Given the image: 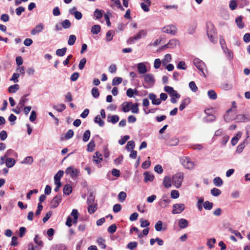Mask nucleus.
Here are the masks:
<instances>
[{
  "label": "nucleus",
  "instance_id": "1",
  "mask_svg": "<svg viewBox=\"0 0 250 250\" xmlns=\"http://www.w3.org/2000/svg\"><path fill=\"white\" fill-rule=\"evenodd\" d=\"M184 179V174L182 172H178L173 175L172 177V183L176 188H179L181 187Z\"/></svg>",
  "mask_w": 250,
  "mask_h": 250
},
{
  "label": "nucleus",
  "instance_id": "2",
  "mask_svg": "<svg viewBox=\"0 0 250 250\" xmlns=\"http://www.w3.org/2000/svg\"><path fill=\"white\" fill-rule=\"evenodd\" d=\"M180 162L182 166L188 169H192L195 166L194 162L191 161L190 159L188 157H182L180 158Z\"/></svg>",
  "mask_w": 250,
  "mask_h": 250
},
{
  "label": "nucleus",
  "instance_id": "3",
  "mask_svg": "<svg viewBox=\"0 0 250 250\" xmlns=\"http://www.w3.org/2000/svg\"><path fill=\"white\" fill-rule=\"evenodd\" d=\"M147 35V32L145 30H141L134 36L130 37L127 41L128 44L134 43L136 41L139 40L145 37Z\"/></svg>",
  "mask_w": 250,
  "mask_h": 250
},
{
  "label": "nucleus",
  "instance_id": "4",
  "mask_svg": "<svg viewBox=\"0 0 250 250\" xmlns=\"http://www.w3.org/2000/svg\"><path fill=\"white\" fill-rule=\"evenodd\" d=\"M193 63L197 68L201 72L203 76L206 77V76L204 71V68L206 67L205 62L198 58H195L193 60Z\"/></svg>",
  "mask_w": 250,
  "mask_h": 250
},
{
  "label": "nucleus",
  "instance_id": "5",
  "mask_svg": "<svg viewBox=\"0 0 250 250\" xmlns=\"http://www.w3.org/2000/svg\"><path fill=\"white\" fill-rule=\"evenodd\" d=\"M66 174L69 175L72 179H75L78 177L80 170L78 169L74 168L72 167H68L65 170Z\"/></svg>",
  "mask_w": 250,
  "mask_h": 250
},
{
  "label": "nucleus",
  "instance_id": "6",
  "mask_svg": "<svg viewBox=\"0 0 250 250\" xmlns=\"http://www.w3.org/2000/svg\"><path fill=\"white\" fill-rule=\"evenodd\" d=\"M162 31L164 33L174 35L177 32V28L173 25H168L164 26Z\"/></svg>",
  "mask_w": 250,
  "mask_h": 250
},
{
  "label": "nucleus",
  "instance_id": "7",
  "mask_svg": "<svg viewBox=\"0 0 250 250\" xmlns=\"http://www.w3.org/2000/svg\"><path fill=\"white\" fill-rule=\"evenodd\" d=\"M173 209L172 210V213L179 214L181 213L185 208V206L184 204H175L172 206Z\"/></svg>",
  "mask_w": 250,
  "mask_h": 250
},
{
  "label": "nucleus",
  "instance_id": "8",
  "mask_svg": "<svg viewBox=\"0 0 250 250\" xmlns=\"http://www.w3.org/2000/svg\"><path fill=\"white\" fill-rule=\"evenodd\" d=\"M143 76L145 82L149 86H152L154 84L155 80L153 74L149 73L145 74Z\"/></svg>",
  "mask_w": 250,
  "mask_h": 250
},
{
  "label": "nucleus",
  "instance_id": "9",
  "mask_svg": "<svg viewBox=\"0 0 250 250\" xmlns=\"http://www.w3.org/2000/svg\"><path fill=\"white\" fill-rule=\"evenodd\" d=\"M62 201L61 194H58L55 196L50 202L51 208H56L57 207Z\"/></svg>",
  "mask_w": 250,
  "mask_h": 250
},
{
  "label": "nucleus",
  "instance_id": "10",
  "mask_svg": "<svg viewBox=\"0 0 250 250\" xmlns=\"http://www.w3.org/2000/svg\"><path fill=\"white\" fill-rule=\"evenodd\" d=\"M207 33L208 38L210 41L212 42H215L213 40V34L215 33V30L213 25L210 24L207 26Z\"/></svg>",
  "mask_w": 250,
  "mask_h": 250
},
{
  "label": "nucleus",
  "instance_id": "11",
  "mask_svg": "<svg viewBox=\"0 0 250 250\" xmlns=\"http://www.w3.org/2000/svg\"><path fill=\"white\" fill-rule=\"evenodd\" d=\"M235 120L237 123H244L250 121V117L248 115L238 114L236 116Z\"/></svg>",
  "mask_w": 250,
  "mask_h": 250
},
{
  "label": "nucleus",
  "instance_id": "12",
  "mask_svg": "<svg viewBox=\"0 0 250 250\" xmlns=\"http://www.w3.org/2000/svg\"><path fill=\"white\" fill-rule=\"evenodd\" d=\"M43 28V24L42 23H40L38 24H37L35 26V27L31 30V34L32 35H36L38 33L42 32Z\"/></svg>",
  "mask_w": 250,
  "mask_h": 250
},
{
  "label": "nucleus",
  "instance_id": "13",
  "mask_svg": "<svg viewBox=\"0 0 250 250\" xmlns=\"http://www.w3.org/2000/svg\"><path fill=\"white\" fill-rule=\"evenodd\" d=\"M64 172L63 170H60L54 176L55 185H61V178L62 177Z\"/></svg>",
  "mask_w": 250,
  "mask_h": 250
},
{
  "label": "nucleus",
  "instance_id": "14",
  "mask_svg": "<svg viewBox=\"0 0 250 250\" xmlns=\"http://www.w3.org/2000/svg\"><path fill=\"white\" fill-rule=\"evenodd\" d=\"M178 43H179V41L178 40H177L176 39H173L172 40H170L167 44H165L163 46V48H173L175 47L176 46V45L177 44H178Z\"/></svg>",
  "mask_w": 250,
  "mask_h": 250
},
{
  "label": "nucleus",
  "instance_id": "15",
  "mask_svg": "<svg viewBox=\"0 0 250 250\" xmlns=\"http://www.w3.org/2000/svg\"><path fill=\"white\" fill-rule=\"evenodd\" d=\"M137 68L139 73L140 74H145L147 71L146 67L143 62L138 63L137 64Z\"/></svg>",
  "mask_w": 250,
  "mask_h": 250
},
{
  "label": "nucleus",
  "instance_id": "16",
  "mask_svg": "<svg viewBox=\"0 0 250 250\" xmlns=\"http://www.w3.org/2000/svg\"><path fill=\"white\" fill-rule=\"evenodd\" d=\"M103 160L102 155L98 151L96 152L93 156V161L96 164H99Z\"/></svg>",
  "mask_w": 250,
  "mask_h": 250
},
{
  "label": "nucleus",
  "instance_id": "17",
  "mask_svg": "<svg viewBox=\"0 0 250 250\" xmlns=\"http://www.w3.org/2000/svg\"><path fill=\"white\" fill-rule=\"evenodd\" d=\"M148 97L151 100L153 104L159 105L161 103V100L157 98V96L154 93H150Z\"/></svg>",
  "mask_w": 250,
  "mask_h": 250
},
{
  "label": "nucleus",
  "instance_id": "18",
  "mask_svg": "<svg viewBox=\"0 0 250 250\" xmlns=\"http://www.w3.org/2000/svg\"><path fill=\"white\" fill-rule=\"evenodd\" d=\"M191 100L189 98L187 97L181 102V103L179 106V110L182 111L185 108L188 106L190 103Z\"/></svg>",
  "mask_w": 250,
  "mask_h": 250
},
{
  "label": "nucleus",
  "instance_id": "19",
  "mask_svg": "<svg viewBox=\"0 0 250 250\" xmlns=\"http://www.w3.org/2000/svg\"><path fill=\"white\" fill-rule=\"evenodd\" d=\"M170 202V200L168 198L163 196V198L159 201V205L162 208H165L167 206Z\"/></svg>",
  "mask_w": 250,
  "mask_h": 250
},
{
  "label": "nucleus",
  "instance_id": "20",
  "mask_svg": "<svg viewBox=\"0 0 250 250\" xmlns=\"http://www.w3.org/2000/svg\"><path fill=\"white\" fill-rule=\"evenodd\" d=\"M76 7H73L72 8L69 10V13L71 15H73L76 19L79 20L82 18V14L78 11L73 12V10H76Z\"/></svg>",
  "mask_w": 250,
  "mask_h": 250
},
{
  "label": "nucleus",
  "instance_id": "21",
  "mask_svg": "<svg viewBox=\"0 0 250 250\" xmlns=\"http://www.w3.org/2000/svg\"><path fill=\"white\" fill-rule=\"evenodd\" d=\"M178 226L181 229H185L188 226V222L185 219L181 218L178 221Z\"/></svg>",
  "mask_w": 250,
  "mask_h": 250
},
{
  "label": "nucleus",
  "instance_id": "22",
  "mask_svg": "<svg viewBox=\"0 0 250 250\" xmlns=\"http://www.w3.org/2000/svg\"><path fill=\"white\" fill-rule=\"evenodd\" d=\"M126 96L129 98L133 97L134 95H138V91L136 89L128 88L126 90Z\"/></svg>",
  "mask_w": 250,
  "mask_h": 250
},
{
  "label": "nucleus",
  "instance_id": "23",
  "mask_svg": "<svg viewBox=\"0 0 250 250\" xmlns=\"http://www.w3.org/2000/svg\"><path fill=\"white\" fill-rule=\"evenodd\" d=\"M27 96L28 95H24L21 98L17 108L21 109L24 106L25 103L28 101V99L26 98Z\"/></svg>",
  "mask_w": 250,
  "mask_h": 250
},
{
  "label": "nucleus",
  "instance_id": "24",
  "mask_svg": "<svg viewBox=\"0 0 250 250\" xmlns=\"http://www.w3.org/2000/svg\"><path fill=\"white\" fill-rule=\"evenodd\" d=\"M107 122H111L113 124H115L117 123L119 120V117L118 115H108L107 116Z\"/></svg>",
  "mask_w": 250,
  "mask_h": 250
},
{
  "label": "nucleus",
  "instance_id": "25",
  "mask_svg": "<svg viewBox=\"0 0 250 250\" xmlns=\"http://www.w3.org/2000/svg\"><path fill=\"white\" fill-rule=\"evenodd\" d=\"M50 250H67V248L65 245L60 244L53 245Z\"/></svg>",
  "mask_w": 250,
  "mask_h": 250
},
{
  "label": "nucleus",
  "instance_id": "26",
  "mask_svg": "<svg viewBox=\"0 0 250 250\" xmlns=\"http://www.w3.org/2000/svg\"><path fill=\"white\" fill-rule=\"evenodd\" d=\"M172 179L169 176H166L163 180V185L167 188H169L171 186Z\"/></svg>",
  "mask_w": 250,
  "mask_h": 250
},
{
  "label": "nucleus",
  "instance_id": "27",
  "mask_svg": "<svg viewBox=\"0 0 250 250\" xmlns=\"http://www.w3.org/2000/svg\"><path fill=\"white\" fill-rule=\"evenodd\" d=\"M242 133L241 131H238L236 136L233 137L231 141V145L235 146L238 142L239 139L241 137Z\"/></svg>",
  "mask_w": 250,
  "mask_h": 250
},
{
  "label": "nucleus",
  "instance_id": "28",
  "mask_svg": "<svg viewBox=\"0 0 250 250\" xmlns=\"http://www.w3.org/2000/svg\"><path fill=\"white\" fill-rule=\"evenodd\" d=\"M179 142L178 138L173 137L168 140L167 143L169 146H176L178 144Z\"/></svg>",
  "mask_w": 250,
  "mask_h": 250
},
{
  "label": "nucleus",
  "instance_id": "29",
  "mask_svg": "<svg viewBox=\"0 0 250 250\" xmlns=\"http://www.w3.org/2000/svg\"><path fill=\"white\" fill-rule=\"evenodd\" d=\"M144 175L145 176V182L146 183L148 181H152L154 178V175L149 172H145Z\"/></svg>",
  "mask_w": 250,
  "mask_h": 250
},
{
  "label": "nucleus",
  "instance_id": "30",
  "mask_svg": "<svg viewBox=\"0 0 250 250\" xmlns=\"http://www.w3.org/2000/svg\"><path fill=\"white\" fill-rule=\"evenodd\" d=\"M131 105H132V102H124L122 104L123 111L125 113L128 112L131 107Z\"/></svg>",
  "mask_w": 250,
  "mask_h": 250
},
{
  "label": "nucleus",
  "instance_id": "31",
  "mask_svg": "<svg viewBox=\"0 0 250 250\" xmlns=\"http://www.w3.org/2000/svg\"><path fill=\"white\" fill-rule=\"evenodd\" d=\"M72 188L70 185L67 184L64 186L63 189V192L64 194L69 195L72 192Z\"/></svg>",
  "mask_w": 250,
  "mask_h": 250
},
{
  "label": "nucleus",
  "instance_id": "32",
  "mask_svg": "<svg viewBox=\"0 0 250 250\" xmlns=\"http://www.w3.org/2000/svg\"><path fill=\"white\" fill-rule=\"evenodd\" d=\"M242 16H240L235 19V22L239 29H243L244 27V24L242 21Z\"/></svg>",
  "mask_w": 250,
  "mask_h": 250
},
{
  "label": "nucleus",
  "instance_id": "33",
  "mask_svg": "<svg viewBox=\"0 0 250 250\" xmlns=\"http://www.w3.org/2000/svg\"><path fill=\"white\" fill-rule=\"evenodd\" d=\"M16 163V161L11 158H7L5 161V164L7 167H13Z\"/></svg>",
  "mask_w": 250,
  "mask_h": 250
},
{
  "label": "nucleus",
  "instance_id": "34",
  "mask_svg": "<svg viewBox=\"0 0 250 250\" xmlns=\"http://www.w3.org/2000/svg\"><path fill=\"white\" fill-rule=\"evenodd\" d=\"M101 28L100 25L98 24L94 25L92 26L91 32L93 34H98L101 32Z\"/></svg>",
  "mask_w": 250,
  "mask_h": 250
},
{
  "label": "nucleus",
  "instance_id": "35",
  "mask_svg": "<svg viewBox=\"0 0 250 250\" xmlns=\"http://www.w3.org/2000/svg\"><path fill=\"white\" fill-rule=\"evenodd\" d=\"M66 51V47H63L61 49H58L56 51V54L58 56L62 57L65 54Z\"/></svg>",
  "mask_w": 250,
  "mask_h": 250
},
{
  "label": "nucleus",
  "instance_id": "36",
  "mask_svg": "<svg viewBox=\"0 0 250 250\" xmlns=\"http://www.w3.org/2000/svg\"><path fill=\"white\" fill-rule=\"evenodd\" d=\"M19 85L18 84H15L8 87V92L10 93H15L19 89Z\"/></svg>",
  "mask_w": 250,
  "mask_h": 250
},
{
  "label": "nucleus",
  "instance_id": "37",
  "mask_svg": "<svg viewBox=\"0 0 250 250\" xmlns=\"http://www.w3.org/2000/svg\"><path fill=\"white\" fill-rule=\"evenodd\" d=\"M98 245L103 249H105L106 246L105 244V240L102 237L98 238L97 240Z\"/></svg>",
  "mask_w": 250,
  "mask_h": 250
},
{
  "label": "nucleus",
  "instance_id": "38",
  "mask_svg": "<svg viewBox=\"0 0 250 250\" xmlns=\"http://www.w3.org/2000/svg\"><path fill=\"white\" fill-rule=\"evenodd\" d=\"M233 85L230 83H224L221 84V88L225 90H229L232 88Z\"/></svg>",
  "mask_w": 250,
  "mask_h": 250
},
{
  "label": "nucleus",
  "instance_id": "39",
  "mask_svg": "<svg viewBox=\"0 0 250 250\" xmlns=\"http://www.w3.org/2000/svg\"><path fill=\"white\" fill-rule=\"evenodd\" d=\"M213 182L214 185L217 187H221L223 183V180L219 177L214 178Z\"/></svg>",
  "mask_w": 250,
  "mask_h": 250
},
{
  "label": "nucleus",
  "instance_id": "40",
  "mask_svg": "<svg viewBox=\"0 0 250 250\" xmlns=\"http://www.w3.org/2000/svg\"><path fill=\"white\" fill-rule=\"evenodd\" d=\"M33 162V158L32 156L26 157L21 162V164L31 165Z\"/></svg>",
  "mask_w": 250,
  "mask_h": 250
},
{
  "label": "nucleus",
  "instance_id": "41",
  "mask_svg": "<svg viewBox=\"0 0 250 250\" xmlns=\"http://www.w3.org/2000/svg\"><path fill=\"white\" fill-rule=\"evenodd\" d=\"M66 108V106L63 104H60L58 105H54L53 106V108L58 112H61L63 111Z\"/></svg>",
  "mask_w": 250,
  "mask_h": 250
},
{
  "label": "nucleus",
  "instance_id": "42",
  "mask_svg": "<svg viewBox=\"0 0 250 250\" xmlns=\"http://www.w3.org/2000/svg\"><path fill=\"white\" fill-rule=\"evenodd\" d=\"M171 60V57L170 54H167L165 55L164 58L162 61V63L164 65H166L168 62H170Z\"/></svg>",
  "mask_w": 250,
  "mask_h": 250
},
{
  "label": "nucleus",
  "instance_id": "43",
  "mask_svg": "<svg viewBox=\"0 0 250 250\" xmlns=\"http://www.w3.org/2000/svg\"><path fill=\"white\" fill-rule=\"evenodd\" d=\"M135 147V143L133 141H129L126 145V148L128 151L133 150Z\"/></svg>",
  "mask_w": 250,
  "mask_h": 250
},
{
  "label": "nucleus",
  "instance_id": "44",
  "mask_svg": "<svg viewBox=\"0 0 250 250\" xmlns=\"http://www.w3.org/2000/svg\"><path fill=\"white\" fill-rule=\"evenodd\" d=\"M208 95L211 100H215L217 98V94L213 90L208 91Z\"/></svg>",
  "mask_w": 250,
  "mask_h": 250
},
{
  "label": "nucleus",
  "instance_id": "45",
  "mask_svg": "<svg viewBox=\"0 0 250 250\" xmlns=\"http://www.w3.org/2000/svg\"><path fill=\"white\" fill-rule=\"evenodd\" d=\"M95 123L99 124V126L102 127L104 125V122L101 119L100 115H97L94 119Z\"/></svg>",
  "mask_w": 250,
  "mask_h": 250
},
{
  "label": "nucleus",
  "instance_id": "46",
  "mask_svg": "<svg viewBox=\"0 0 250 250\" xmlns=\"http://www.w3.org/2000/svg\"><path fill=\"white\" fill-rule=\"evenodd\" d=\"M95 146V142L93 140H91L87 145V151L89 152H92L94 149Z\"/></svg>",
  "mask_w": 250,
  "mask_h": 250
},
{
  "label": "nucleus",
  "instance_id": "47",
  "mask_svg": "<svg viewBox=\"0 0 250 250\" xmlns=\"http://www.w3.org/2000/svg\"><path fill=\"white\" fill-rule=\"evenodd\" d=\"M123 81V79L121 77H115L112 80V85H117L120 84Z\"/></svg>",
  "mask_w": 250,
  "mask_h": 250
},
{
  "label": "nucleus",
  "instance_id": "48",
  "mask_svg": "<svg viewBox=\"0 0 250 250\" xmlns=\"http://www.w3.org/2000/svg\"><path fill=\"white\" fill-rule=\"evenodd\" d=\"M94 16L97 20L101 19L103 17V13L101 10L96 9L94 12Z\"/></svg>",
  "mask_w": 250,
  "mask_h": 250
},
{
  "label": "nucleus",
  "instance_id": "49",
  "mask_svg": "<svg viewBox=\"0 0 250 250\" xmlns=\"http://www.w3.org/2000/svg\"><path fill=\"white\" fill-rule=\"evenodd\" d=\"M88 212L90 214L93 213L97 209V205L96 204L94 205H88Z\"/></svg>",
  "mask_w": 250,
  "mask_h": 250
},
{
  "label": "nucleus",
  "instance_id": "50",
  "mask_svg": "<svg viewBox=\"0 0 250 250\" xmlns=\"http://www.w3.org/2000/svg\"><path fill=\"white\" fill-rule=\"evenodd\" d=\"M138 105L139 104L138 103H135L134 104L132 103V105H131V112L133 113L137 114L139 112Z\"/></svg>",
  "mask_w": 250,
  "mask_h": 250
},
{
  "label": "nucleus",
  "instance_id": "51",
  "mask_svg": "<svg viewBox=\"0 0 250 250\" xmlns=\"http://www.w3.org/2000/svg\"><path fill=\"white\" fill-rule=\"evenodd\" d=\"M210 193L212 195L217 197L221 194V191L220 189L214 188L211 189Z\"/></svg>",
  "mask_w": 250,
  "mask_h": 250
},
{
  "label": "nucleus",
  "instance_id": "52",
  "mask_svg": "<svg viewBox=\"0 0 250 250\" xmlns=\"http://www.w3.org/2000/svg\"><path fill=\"white\" fill-rule=\"evenodd\" d=\"M114 35V31L109 30L106 34V38L107 41H110L112 40L113 37Z\"/></svg>",
  "mask_w": 250,
  "mask_h": 250
},
{
  "label": "nucleus",
  "instance_id": "53",
  "mask_svg": "<svg viewBox=\"0 0 250 250\" xmlns=\"http://www.w3.org/2000/svg\"><path fill=\"white\" fill-rule=\"evenodd\" d=\"M62 26L64 29L69 28L71 26V22L68 20H65L62 21Z\"/></svg>",
  "mask_w": 250,
  "mask_h": 250
},
{
  "label": "nucleus",
  "instance_id": "54",
  "mask_svg": "<svg viewBox=\"0 0 250 250\" xmlns=\"http://www.w3.org/2000/svg\"><path fill=\"white\" fill-rule=\"evenodd\" d=\"M90 136V131L89 130H86L83 135V142H86L89 139Z\"/></svg>",
  "mask_w": 250,
  "mask_h": 250
},
{
  "label": "nucleus",
  "instance_id": "55",
  "mask_svg": "<svg viewBox=\"0 0 250 250\" xmlns=\"http://www.w3.org/2000/svg\"><path fill=\"white\" fill-rule=\"evenodd\" d=\"M91 94L94 98H98L100 95L98 89L97 87L92 88L91 90Z\"/></svg>",
  "mask_w": 250,
  "mask_h": 250
},
{
  "label": "nucleus",
  "instance_id": "56",
  "mask_svg": "<svg viewBox=\"0 0 250 250\" xmlns=\"http://www.w3.org/2000/svg\"><path fill=\"white\" fill-rule=\"evenodd\" d=\"M126 197V194L124 191L120 192L118 194V200L121 202H124Z\"/></svg>",
  "mask_w": 250,
  "mask_h": 250
},
{
  "label": "nucleus",
  "instance_id": "57",
  "mask_svg": "<svg viewBox=\"0 0 250 250\" xmlns=\"http://www.w3.org/2000/svg\"><path fill=\"white\" fill-rule=\"evenodd\" d=\"M177 68L179 69L186 70L187 68V66L185 62L180 61L177 64Z\"/></svg>",
  "mask_w": 250,
  "mask_h": 250
},
{
  "label": "nucleus",
  "instance_id": "58",
  "mask_svg": "<svg viewBox=\"0 0 250 250\" xmlns=\"http://www.w3.org/2000/svg\"><path fill=\"white\" fill-rule=\"evenodd\" d=\"M76 40V37L74 35H71L69 36L68 40V44L69 45H73Z\"/></svg>",
  "mask_w": 250,
  "mask_h": 250
},
{
  "label": "nucleus",
  "instance_id": "59",
  "mask_svg": "<svg viewBox=\"0 0 250 250\" xmlns=\"http://www.w3.org/2000/svg\"><path fill=\"white\" fill-rule=\"evenodd\" d=\"M189 87L191 90L194 92H195L198 90V87L195 82L193 81H191L189 83Z\"/></svg>",
  "mask_w": 250,
  "mask_h": 250
},
{
  "label": "nucleus",
  "instance_id": "60",
  "mask_svg": "<svg viewBox=\"0 0 250 250\" xmlns=\"http://www.w3.org/2000/svg\"><path fill=\"white\" fill-rule=\"evenodd\" d=\"M204 208L207 210H210L213 207V203L208 201L204 203Z\"/></svg>",
  "mask_w": 250,
  "mask_h": 250
},
{
  "label": "nucleus",
  "instance_id": "61",
  "mask_svg": "<svg viewBox=\"0 0 250 250\" xmlns=\"http://www.w3.org/2000/svg\"><path fill=\"white\" fill-rule=\"evenodd\" d=\"M95 200V197L93 196L92 193H90L87 199V205H93Z\"/></svg>",
  "mask_w": 250,
  "mask_h": 250
},
{
  "label": "nucleus",
  "instance_id": "62",
  "mask_svg": "<svg viewBox=\"0 0 250 250\" xmlns=\"http://www.w3.org/2000/svg\"><path fill=\"white\" fill-rule=\"evenodd\" d=\"M34 241L35 243L38 245L40 247H42L43 246V242L40 239V238L39 237L38 235H36L34 239Z\"/></svg>",
  "mask_w": 250,
  "mask_h": 250
},
{
  "label": "nucleus",
  "instance_id": "63",
  "mask_svg": "<svg viewBox=\"0 0 250 250\" xmlns=\"http://www.w3.org/2000/svg\"><path fill=\"white\" fill-rule=\"evenodd\" d=\"M163 222L159 220L157 222L155 225V229L157 231H160L162 230Z\"/></svg>",
  "mask_w": 250,
  "mask_h": 250
},
{
  "label": "nucleus",
  "instance_id": "64",
  "mask_svg": "<svg viewBox=\"0 0 250 250\" xmlns=\"http://www.w3.org/2000/svg\"><path fill=\"white\" fill-rule=\"evenodd\" d=\"M137 246V243L136 242H129L127 245V248L130 250H133Z\"/></svg>",
  "mask_w": 250,
  "mask_h": 250
}]
</instances>
